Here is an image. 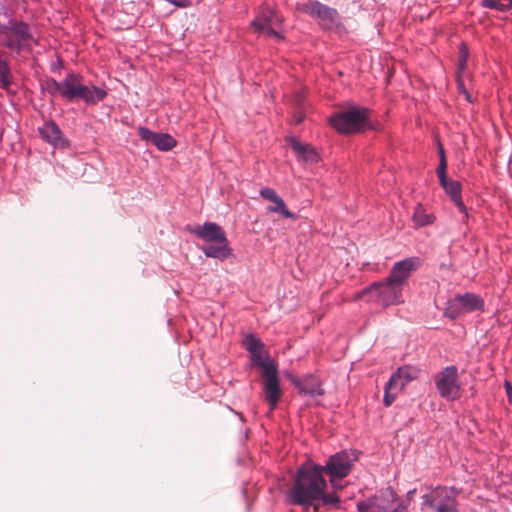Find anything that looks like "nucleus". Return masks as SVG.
<instances>
[{"instance_id":"f257e3e1","label":"nucleus","mask_w":512,"mask_h":512,"mask_svg":"<svg viewBox=\"0 0 512 512\" xmlns=\"http://www.w3.org/2000/svg\"><path fill=\"white\" fill-rule=\"evenodd\" d=\"M327 486L321 465H303L297 470L294 483L288 492L289 502L302 506L305 510L312 507L314 512H320L321 505L337 506L340 498L336 492H326Z\"/></svg>"},{"instance_id":"f03ea898","label":"nucleus","mask_w":512,"mask_h":512,"mask_svg":"<svg viewBox=\"0 0 512 512\" xmlns=\"http://www.w3.org/2000/svg\"><path fill=\"white\" fill-rule=\"evenodd\" d=\"M43 87L52 97L59 96L68 102L83 100L88 105L102 101L107 95L99 87L83 84V77L76 73H68L61 81L49 78Z\"/></svg>"},{"instance_id":"7ed1b4c3","label":"nucleus","mask_w":512,"mask_h":512,"mask_svg":"<svg viewBox=\"0 0 512 512\" xmlns=\"http://www.w3.org/2000/svg\"><path fill=\"white\" fill-rule=\"evenodd\" d=\"M189 231L207 243L201 247L205 256L225 260L232 255L226 233L218 224L206 222L203 225L189 228Z\"/></svg>"},{"instance_id":"20e7f679","label":"nucleus","mask_w":512,"mask_h":512,"mask_svg":"<svg viewBox=\"0 0 512 512\" xmlns=\"http://www.w3.org/2000/svg\"><path fill=\"white\" fill-rule=\"evenodd\" d=\"M38 41L34 37L28 23L10 19L7 23H0V45L16 54L31 52L33 45Z\"/></svg>"},{"instance_id":"39448f33","label":"nucleus","mask_w":512,"mask_h":512,"mask_svg":"<svg viewBox=\"0 0 512 512\" xmlns=\"http://www.w3.org/2000/svg\"><path fill=\"white\" fill-rule=\"evenodd\" d=\"M403 289L390 279L374 282L354 296V300L374 302L384 307L397 305L404 302Z\"/></svg>"},{"instance_id":"423d86ee","label":"nucleus","mask_w":512,"mask_h":512,"mask_svg":"<svg viewBox=\"0 0 512 512\" xmlns=\"http://www.w3.org/2000/svg\"><path fill=\"white\" fill-rule=\"evenodd\" d=\"M368 122V110L360 107H350L332 115L330 125L339 133L351 134L361 131Z\"/></svg>"},{"instance_id":"0eeeda50","label":"nucleus","mask_w":512,"mask_h":512,"mask_svg":"<svg viewBox=\"0 0 512 512\" xmlns=\"http://www.w3.org/2000/svg\"><path fill=\"white\" fill-rule=\"evenodd\" d=\"M355 458L346 451H341L329 457L326 464L322 466L323 474L329 476L330 483L334 489H337V480L346 477L352 470Z\"/></svg>"},{"instance_id":"6e6552de","label":"nucleus","mask_w":512,"mask_h":512,"mask_svg":"<svg viewBox=\"0 0 512 512\" xmlns=\"http://www.w3.org/2000/svg\"><path fill=\"white\" fill-rule=\"evenodd\" d=\"M282 18L270 7H264L258 16L251 22L255 32L263 33L269 37L282 39L277 28L280 27Z\"/></svg>"},{"instance_id":"1a4fd4ad","label":"nucleus","mask_w":512,"mask_h":512,"mask_svg":"<svg viewBox=\"0 0 512 512\" xmlns=\"http://www.w3.org/2000/svg\"><path fill=\"white\" fill-rule=\"evenodd\" d=\"M469 51L465 43H461L459 47V57H458V65L456 72V86L459 94L464 96V99L468 103L473 102L472 98V78L470 74L466 71V64L468 59Z\"/></svg>"},{"instance_id":"9d476101","label":"nucleus","mask_w":512,"mask_h":512,"mask_svg":"<svg viewBox=\"0 0 512 512\" xmlns=\"http://www.w3.org/2000/svg\"><path fill=\"white\" fill-rule=\"evenodd\" d=\"M483 299L474 293L456 295L450 303V319H455L463 314L473 311H483Z\"/></svg>"},{"instance_id":"9b49d317","label":"nucleus","mask_w":512,"mask_h":512,"mask_svg":"<svg viewBox=\"0 0 512 512\" xmlns=\"http://www.w3.org/2000/svg\"><path fill=\"white\" fill-rule=\"evenodd\" d=\"M303 11L312 17L319 19L325 29H330L339 21L336 9L328 7L319 1H312L304 5Z\"/></svg>"},{"instance_id":"f8f14e48","label":"nucleus","mask_w":512,"mask_h":512,"mask_svg":"<svg viewBox=\"0 0 512 512\" xmlns=\"http://www.w3.org/2000/svg\"><path fill=\"white\" fill-rule=\"evenodd\" d=\"M263 378V397L266 402H268L270 410L273 411L281 397H282V389L280 387L278 369L273 371H267L266 374L262 375Z\"/></svg>"},{"instance_id":"ddd939ff","label":"nucleus","mask_w":512,"mask_h":512,"mask_svg":"<svg viewBox=\"0 0 512 512\" xmlns=\"http://www.w3.org/2000/svg\"><path fill=\"white\" fill-rule=\"evenodd\" d=\"M420 264V259L416 257L406 258L402 261L396 262L387 278L403 289L407 279L410 277L412 272L420 266Z\"/></svg>"},{"instance_id":"4468645a","label":"nucleus","mask_w":512,"mask_h":512,"mask_svg":"<svg viewBox=\"0 0 512 512\" xmlns=\"http://www.w3.org/2000/svg\"><path fill=\"white\" fill-rule=\"evenodd\" d=\"M138 135L142 140L150 142L161 151H168L176 146V140L167 133H155L148 128L140 127Z\"/></svg>"},{"instance_id":"2eb2a0df","label":"nucleus","mask_w":512,"mask_h":512,"mask_svg":"<svg viewBox=\"0 0 512 512\" xmlns=\"http://www.w3.org/2000/svg\"><path fill=\"white\" fill-rule=\"evenodd\" d=\"M260 195L271 204L267 207V210L272 213H278L285 218L296 219V215L291 212L284 202V200L277 194V192L269 187L262 188Z\"/></svg>"},{"instance_id":"dca6fc26","label":"nucleus","mask_w":512,"mask_h":512,"mask_svg":"<svg viewBox=\"0 0 512 512\" xmlns=\"http://www.w3.org/2000/svg\"><path fill=\"white\" fill-rule=\"evenodd\" d=\"M291 381L301 394L315 397L325 393L321 380L314 375H307L303 378L293 377Z\"/></svg>"},{"instance_id":"f3484780","label":"nucleus","mask_w":512,"mask_h":512,"mask_svg":"<svg viewBox=\"0 0 512 512\" xmlns=\"http://www.w3.org/2000/svg\"><path fill=\"white\" fill-rule=\"evenodd\" d=\"M38 131L44 140L55 147L64 148L68 144L59 126L54 121L46 122L42 127L38 128Z\"/></svg>"},{"instance_id":"a211bd4d","label":"nucleus","mask_w":512,"mask_h":512,"mask_svg":"<svg viewBox=\"0 0 512 512\" xmlns=\"http://www.w3.org/2000/svg\"><path fill=\"white\" fill-rule=\"evenodd\" d=\"M423 504L438 512H448L446 501L448 499V491L445 487H437L429 494L423 496Z\"/></svg>"},{"instance_id":"6ab92c4d","label":"nucleus","mask_w":512,"mask_h":512,"mask_svg":"<svg viewBox=\"0 0 512 512\" xmlns=\"http://www.w3.org/2000/svg\"><path fill=\"white\" fill-rule=\"evenodd\" d=\"M290 145L300 161L314 163L319 160L318 153L313 146L302 144L297 139L291 138Z\"/></svg>"},{"instance_id":"aec40b11","label":"nucleus","mask_w":512,"mask_h":512,"mask_svg":"<svg viewBox=\"0 0 512 512\" xmlns=\"http://www.w3.org/2000/svg\"><path fill=\"white\" fill-rule=\"evenodd\" d=\"M450 202L460 214V220L465 221L468 218L467 207L461 197V185L459 182L450 181Z\"/></svg>"},{"instance_id":"412c9836","label":"nucleus","mask_w":512,"mask_h":512,"mask_svg":"<svg viewBox=\"0 0 512 512\" xmlns=\"http://www.w3.org/2000/svg\"><path fill=\"white\" fill-rule=\"evenodd\" d=\"M436 142H437L438 152H439V156H440V163L436 170V173L439 178L441 186L443 187V189L445 191H447L448 190V180L446 177V167H447L446 153H445L443 143L439 139H436Z\"/></svg>"},{"instance_id":"4be33fe9","label":"nucleus","mask_w":512,"mask_h":512,"mask_svg":"<svg viewBox=\"0 0 512 512\" xmlns=\"http://www.w3.org/2000/svg\"><path fill=\"white\" fill-rule=\"evenodd\" d=\"M3 56L4 52L0 50V86L8 90L12 84V73L7 60Z\"/></svg>"},{"instance_id":"5701e85b","label":"nucleus","mask_w":512,"mask_h":512,"mask_svg":"<svg viewBox=\"0 0 512 512\" xmlns=\"http://www.w3.org/2000/svg\"><path fill=\"white\" fill-rule=\"evenodd\" d=\"M251 360L253 365L261 369L262 375L266 374L268 370L273 371L277 369V365L272 360L262 357V351L251 353Z\"/></svg>"},{"instance_id":"b1692460","label":"nucleus","mask_w":512,"mask_h":512,"mask_svg":"<svg viewBox=\"0 0 512 512\" xmlns=\"http://www.w3.org/2000/svg\"><path fill=\"white\" fill-rule=\"evenodd\" d=\"M379 498H371L366 501H360L357 503L359 512H385L387 505H380L378 503Z\"/></svg>"},{"instance_id":"393cba45","label":"nucleus","mask_w":512,"mask_h":512,"mask_svg":"<svg viewBox=\"0 0 512 512\" xmlns=\"http://www.w3.org/2000/svg\"><path fill=\"white\" fill-rule=\"evenodd\" d=\"M418 376V370L411 366H404L398 368L396 371V378H401L404 384L411 382Z\"/></svg>"},{"instance_id":"a878e982","label":"nucleus","mask_w":512,"mask_h":512,"mask_svg":"<svg viewBox=\"0 0 512 512\" xmlns=\"http://www.w3.org/2000/svg\"><path fill=\"white\" fill-rule=\"evenodd\" d=\"M413 221L417 226H424L432 223L433 219L430 214H427L421 205H418L413 214Z\"/></svg>"},{"instance_id":"bb28decb","label":"nucleus","mask_w":512,"mask_h":512,"mask_svg":"<svg viewBox=\"0 0 512 512\" xmlns=\"http://www.w3.org/2000/svg\"><path fill=\"white\" fill-rule=\"evenodd\" d=\"M436 387L439 393L446 397L448 396V368L443 369L436 377Z\"/></svg>"},{"instance_id":"cd10ccee","label":"nucleus","mask_w":512,"mask_h":512,"mask_svg":"<svg viewBox=\"0 0 512 512\" xmlns=\"http://www.w3.org/2000/svg\"><path fill=\"white\" fill-rule=\"evenodd\" d=\"M244 346L250 353L262 351L263 343L253 335H248L244 340Z\"/></svg>"},{"instance_id":"c85d7f7f","label":"nucleus","mask_w":512,"mask_h":512,"mask_svg":"<svg viewBox=\"0 0 512 512\" xmlns=\"http://www.w3.org/2000/svg\"><path fill=\"white\" fill-rule=\"evenodd\" d=\"M375 498H379L378 503L380 505H387L388 509L390 507V504L395 501L396 496L391 488H387L381 492L380 496H376Z\"/></svg>"},{"instance_id":"c756f323","label":"nucleus","mask_w":512,"mask_h":512,"mask_svg":"<svg viewBox=\"0 0 512 512\" xmlns=\"http://www.w3.org/2000/svg\"><path fill=\"white\" fill-rule=\"evenodd\" d=\"M456 374H457V368L455 366H450V388H449L450 399H455L459 395L458 392H459L460 386L455 383V379H454L456 377Z\"/></svg>"},{"instance_id":"7c9ffc66","label":"nucleus","mask_w":512,"mask_h":512,"mask_svg":"<svg viewBox=\"0 0 512 512\" xmlns=\"http://www.w3.org/2000/svg\"><path fill=\"white\" fill-rule=\"evenodd\" d=\"M406 384H404L403 380L401 378H396V372L391 376L389 381L386 383L385 386L389 389H393V391L399 392L401 391Z\"/></svg>"},{"instance_id":"2f4dec72","label":"nucleus","mask_w":512,"mask_h":512,"mask_svg":"<svg viewBox=\"0 0 512 512\" xmlns=\"http://www.w3.org/2000/svg\"><path fill=\"white\" fill-rule=\"evenodd\" d=\"M482 6L489 9H495L501 12L506 11L503 0H482Z\"/></svg>"},{"instance_id":"473e14b6","label":"nucleus","mask_w":512,"mask_h":512,"mask_svg":"<svg viewBox=\"0 0 512 512\" xmlns=\"http://www.w3.org/2000/svg\"><path fill=\"white\" fill-rule=\"evenodd\" d=\"M397 393L398 392L393 391V389L388 390V387L385 386V394L383 399L385 406H390L395 401Z\"/></svg>"},{"instance_id":"72a5a7b5","label":"nucleus","mask_w":512,"mask_h":512,"mask_svg":"<svg viewBox=\"0 0 512 512\" xmlns=\"http://www.w3.org/2000/svg\"><path fill=\"white\" fill-rule=\"evenodd\" d=\"M504 387H505L509 401L512 402V385H511V383L508 381H505Z\"/></svg>"},{"instance_id":"f704fd0d","label":"nucleus","mask_w":512,"mask_h":512,"mask_svg":"<svg viewBox=\"0 0 512 512\" xmlns=\"http://www.w3.org/2000/svg\"><path fill=\"white\" fill-rule=\"evenodd\" d=\"M392 512H407V507L403 504H399Z\"/></svg>"},{"instance_id":"c9c22d12","label":"nucleus","mask_w":512,"mask_h":512,"mask_svg":"<svg viewBox=\"0 0 512 512\" xmlns=\"http://www.w3.org/2000/svg\"><path fill=\"white\" fill-rule=\"evenodd\" d=\"M504 7H506V11L512 8V0H503Z\"/></svg>"},{"instance_id":"e433bc0d","label":"nucleus","mask_w":512,"mask_h":512,"mask_svg":"<svg viewBox=\"0 0 512 512\" xmlns=\"http://www.w3.org/2000/svg\"><path fill=\"white\" fill-rule=\"evenodd\" d=\"M301 121H302V116H296L294 118V122L297 123V124L300 123Z\"/></svg>"}]
</instances>
